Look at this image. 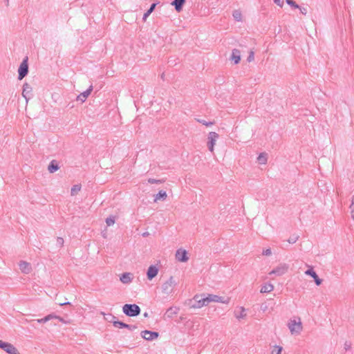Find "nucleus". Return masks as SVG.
<instances>
[{"label": "nucleus", "instance_id": "f257e3e1", "mask_svg": "<svg viewBox=\"0 0 354 354\" xmlns=\"http://www.w3.org/2000/svg\"><path fill=\"white\" fill-rule=\"evenodd\" d=\"M209 304L207 295L205 294L196 295L190 301V307L192 308H201Z\"/></svg>", "mask_w": 354, "mask_h": 354}, {"label": "nucleus", "instance_id": "f03ea898", "mask_svg": "<svg viewBox=\"0 0 354 354\" xmlns=\"http://www.w3.org/2000/svg\"><path fill=\"white\" fill-rule=\"evenodd\" d=\"M122 311L128 317H136L140 314L141 309L137 304H127L123 306Z\"/></svg>", "mask_w": 354, "mask_h": 354}, {"label": "nucleus", "instance_id": "7ed1b4c3", "mask_svg": "<svg viewBox=\"0 0 354 354\" xmlns=\"http://www.w3.org/2000/svg\"><path fill=\"white\" fill-rule=\"evenodd\" d=\"M289 268V266L287 263H280L278 266L274 268L269 272L270 275L274 274L276 276H282L286 274Z\"/></svg>", "mask_w": 354, "mask_h": 354}, {"label": "nucleus", "instance_id": "20e7f679", "mask_svg": "<svg viewBox=\"0 0 354 354\" xmlns=\"http://www.w3.org/2000/svg\"><path fill=\"white\" fill-rule=\"evenodd\" d=\"M28 73V57L24 59L21 63L19 69H18V80H21L24 78Z\"/></svg>", "mask_w": 354, "mask_h": 354}, {"label": "nucleus", "instance_id": "39448f33", "mask_svg": "<svg viewBox=\"0 0 354 354\" xmlns=\"http://www.w3.org/2000/svg\"><path fill=\"white\" fill-rule=\"evenodd\" d=\"M0 348L8 354H20L18 350L12 344L0 340Z\"/></svg>", "mask_w": 354, "mask_h": 354}, {"label": "nucleus", "instance_id": "423d86ee", "mask_svg": "<svg viewBox=\"0 0 354 354\" xmlns=\"http://www.w3.org/2000/svg\"><path fill=\"white\" fill-rule=\"evenodd\" d=\"M288 327L292 334L299 333L302 330V325L300 322V319H299V322H296L295 319L290 320L288 324Z\"/></svg>", "mask_w": 354, "mask_h": 354}, {"label": "nucleus", "instance_id": "0eeeda50", "mask_svg": "<svg viewBox=\"0 0 354 354\" xmlns=\"http://www.w3.org/2000/svg\"><path fill=\"white\" fill-rule=\"evenodd\" d=\"M208 302H217L222 304H228L230 302V299L229 297H225L218 296L216 295L207 294V295Z\"/></svg>", "mask_w": 354, "mask_h": 354}, {"label": "nucleus", "instance_id": "6e6552de", "mask_svg": "<svg viewBox=\"0 0 354 354\" xmlns=\"http://www.w3.org/2000/svg\"><path fill=\"white\" fill-rule=\"evenodd\" d=\"M176 284L173 277H170L169 279L165 281L162 286V291L166 295H169L172 292L173 287Z\"/></svg>", "mask_w": 354, "mask_h": 354}, {"label": "nucleus", "instance_id": "1a4fd4ad", "mask_svg": "<svg viewBox=\"0 0 354 354\" xmlns=\"http://www.w3.org/2000/svg\"><path fill=\"white\" fill-rule=\"evenodd\" d=\"M141 337L147 341H152L158 337L159 333L156 331H151L148 330H142L140 333Z\"/></svg>", "mask_w": 354, "mask_h": 354}, {"label": "nucleus", "instance_id": "9d476101", "mask_svg": "<svg viewBox=\"0 0 354 354\" xmlns=\"http://www.w3.org/2000/svg\"><path fill=\"white\" fill-rule=\"evenodd\" d=\"M218 138V134L216 132H210L208 134L207 147L210 152H213L214 146L216 143V140Z\"/></svg>", "mask_w": 354, "mask_h": 354}, {"label": "nucleus", "instance_id": "9b49d317", "mask_svg": "<svg viewBox=\"0 0 354 354\" xmlns=\"http://www.w3.org/2000/svg\"><path fill=\"white\" fill-rule=\"evenodd\" d=\"M187 254L185 250L178 249L176 252V258L180 262H187L189 259Z\"/></svg>", "mask_w": 354, "mask_h": 354}, {"label": "nucleus", "instance_id": "f8f14e48", "mask_svg": "<svg viewBox=\"0 0 354 354\" xmlns=\"http://www.w3.org/2000/svg\"><path fill=\"white\" fill-rule=\"evenodd\" d=\"M305 274L306 275L310 276L313 279L317 286H319L322 284V279H321L316 272L313 270V268H310L305 271Z\"/></svg>", "mask_w": 354, "mask_h": 354}, {"label": "nucleus", "instance_id": "ddd939ff", "mask_svg": "<svg viewBox=\"0 0 354 354\" xmlns=\"http://www.w3.org/2000/svg\"><path fill=\"white\" fill-rule=\"evenodd\" d=\"M158 273V268L154 266H150L147 271V277L149 280H152Z\"/></svg>", "mask_w": 354, "mask_h": 354}, {"label": "nucleus", "instance_id": "4468645a", "mask_svg": "<svg viewBox=\"0 0 354 354\" xmlns=\"http://www.w3.org/2000/svg\"><path fill=\"white\" fill-rule=\"evenodd\" d=\"M32 87L28 84L25 83L23 86L22 96L25 98L26 102L31 97Z\"/></svg>", "mask_w": 354, "mask_h": 354}, {"label": "nucleus", "instance_id": "2eb2a0df", "mask_svg": "<svg viewBox=\"0 0 354 354\" xmlns=\"http://www.w3.org/2000/svg\"><path fill=\"white\" fill-rule=\"evenodd\" d=\"M53 319H58L61 322H65L62 317H61L59 316L55 315L53 314L48 315L47 316L44 317V318L39 319L37 321L38 323H46Z\"/></svg>", "mask_w": 354, "mask_h": 354}, {"label": "nucleus", "instance_id": "dca6fc26", "mask_svg": "<svg viewBox=\"0 0 354 354\" xmlns=\"http://www.w3.org/2000/svg\"><path fill=\"white\" fill-rule=\"evenodd\" d=\"M92 91H93V86L91 85L86 91L81 93L80 95H77V99H76L77 101H80L82 102H85L86 98L90 95Z\"/></svg>", "mask_w": 354, "mask_h": 354}, {"label": "nucleus", "instance_id": "f3484780", "mask_svg": "<svg viewBox=\"0 0 354 354\" xmlns=\"http://www.w3.org/2000/svg\"><path fill=\"white\" fill-rule=\"evenodd\" d=\"M60 168V162L57 160H53L50 161L48 166V170L49 173L53 174L57 171Z\"/></svg>", "mask_w": 354, "mask_h": 354}, {"label": "nucleus", "instance_id": "a211bd4d", "mask_svg": "<svg viewBox=\"0 0 354 354\" xmlns=\"http://www.w3.org/2000/svg\"><path fill=\"white\" fill-rule=\"evenodd\" d=\"M179 310V308L176 306H171L169 308L165 314V317L171 319L174 315L178 313Z\"/></svg>", "mask_w": 354, "mask_h": 354}, {"label": "nucleus", "instance_id": "6ab92c4d", "mask_svg": "<svg viewBox=\"0 0 354 354\" xmlns=\"http://www.w3.org/2000/svg\"><path fill=\"white\" fill-rule=\"evenodd\" d=\"M230 59L233 61L235 64H239L241 60L240 50L238 49H233L230 57Z\"/></svg>", "mask_w": 354, "mask_h": 354}, {"label": "nucleus", "instance_id": "aec40b11", "mask_svg": "<svg viewBox=\"0 0 354 354\" xmlns=\"http://www.w3.org/2000/svg\"><path fill=\"white\" fill-rule=\"evenodd\" d=\"M19 266L23 273L28 274L31 271V266L30 263L26 261H21Z\"/></svg>", "mask_w": 354, "mask_h": 354}, {"label": "nucleus", "instance_id": "412c9836", "mask_svg": "<svg viewBox=\"0 0 354 354\" xmlns=\"http://www.w3.org/2000/svg\"><path fill=\"white\" fill-rule=\"evenodd\" d=\"M273 289H274V286L270 283H265L264 285H263L261 286L260 292L261 293H268V292H270L271 291H272Z\"/></svg>", "mask_w": 354, "mask_h": 354}, {"label": "nucleus", "instance_id": "4be33fe9", "mask_svg": "<svg viewBox=\"0 0 354 354\" xmlns=\"http://www.w3.org/2000/svg\"><path fill=\"white\" fill-rule=\"evenodd\" d=\"M185 1V0H174L171 5L174 6L176 11L180 12L183 8Z\"/></svg>", "mask_w": 354, "mask_h": 354}, {"label": "nucleus", "instance_id": "5701e85b", "mask_svg": "<svg viewBox=\"0 0 354 354\" xmlns=\"http://www.w3.org/2000/svg\"><path fill=\"white\" fill-rule=\"evenodd\" d=\"M120 281L123 283H129L131 281V274L129 272L123 273L120 277Z\"/></svg>", "mask_w": 354, "mask_h": 354}, {"label": "nucleus", "instance_id": "b1692460", "mask_svg": "<svg viewBox=\"0 0 354 354\" xmlns=\"http://www.w3.org/2000/svg\"><path fill=\"white\" fill-rule=\"evenodd\" d=\"M167 193L165 191L160 190L158 192V193L156 195L154 201H156L158 200H165L167 198Z\"/></svg>", "mask_w": 354, "mask_h": 354}, {"label": "nucleus", "instance_id": "393cba45", "mask_svg": "<svg viewBox=\"0 0 354 354\" xmlns=\"http://www.w3.org/2000/svg\"><path fill=\"white\" fill-rule=\"evenodd\" d=\"M246 313H245V309L243 307L240 308V313H238L237 312H235V317L238 319H243L245 317Z\"/></svg>", "mask_w": 354, "mask_h": 354}, {"label": "nucleus", "instance_id": "a878e982", "mask_svg": "<svg viewBox=\"0 0 354 354\" xmlns=\"http://www.w3.org/2000/svg\"><path fill=\"white\" fill-rule=\"evenodd\" d=\"M156 3H152L149 8V9L144 14L143 19L146 20V19L150 15V14L156 8Z\"/></svg>", "mask_w": 354, "mask_h": 354}, {"label": "nucleus", "instance_id": "bb28decb", "mask_svg": "<svg viewBox=\"0 0 354 354\" xmlns=\"http://www.w3.org/2000/svg\"><path fill=\"white\" fill-rule=\"evenodd\" d=\"M113 325L115 328H124V326H126V323L121 321L115 320L113 322Z\"/></svg>", "mask_w": 354, "mask_h": 354}, {"label": "nucleus", "instance_id": "cd10ccee", "mask_svg": "<svg viewBox=\"0 0 354 354\" xmlns=\"http://www.w3.org/2000/svg\"><path fill=\"white\" fill-rule=\"evenodd\" d=\"M232 15H233V17L234 18V19L236 20L237 21H241L242 15L239 10H234L233 12Z\"/></svg>", "mask_w": 354, "mask_h": 354}, {"label": "nucleus", "instance_id": "c85d7f7f", "mask_svg": "<svg viewBox=\"0 0 354 354\" xmlns=\"http://www.w3.org/2000/svg\"><path fill=\"white\" fill-rule=\"evenodd\" d=\"M81 189V185H75L71 188V195L74 196L78 192H80Z\"/></svg>", "mask_w": 354, "mask_h": 354}, {"label": "nucleus", "instance_id": "c756f323", "mask_svg": "<svg viewBox=\"0 0 354 354\" xmlns=\"http://www.w3.org/2000/svg\"><path fill=\"white\" fill-rule=\"evenodd\" d=\"M115 222V217L114 216H110L106 218V223L108 226L113 225Z\"/></svg>", "mask_w": 354, "mask_h": 354}, {"label": "nucleus", "instance_id": "7c9ffc66", "mask_svg": "<svg viewBox=\"0 0 354 354\" xmlns=\"http://www.w3.org/2000/svg\"><path fill=\"white\" fill-rule=\"evenodd\" d=\"M283 347L281 346H274V348L272 351L271 354H281Z\"/></svg>", "mask_w": 354, "mask_h": 354}, {"label": "nucleus", "instance_id": "2f4dec72", "mask_svg": "<svg viewBox=\"0 0 354 354\" xmlns=\"http://www.w3.org/2000/svg\"><path fill=\"white\" fill-rule=\"evenodd\" d=\"M104 315H105V314H104ZM104 319L106 321H108L109 322H111L113 324V322L116 320V317H115L113 315L109 313V314L106 315V317H104Z\"/></svg>", "mask_w": 354, "mask_h": 354}, {"label": "nucleus", "instance_id": "473e14b6", "mask_svg": "<svg viewBox=\"0 0 354 354\" xmlns=\"http://www.w3.org/2000/svg\"><path fill=\"white\" fill-rule=\"evenodd\" d=\"M257 162L261 165L266 164L268 156H257Z\"/></svg>", "mask_w": 354, "mask_h": 354}, {"label": "nucleus", "instance_id": "72a5a7b5", "mask_svg": "<svg viewBox=\"0 0 354 354\" xmlns=\"http://www.w3.org/2000/svg\"><path fill=\"white\" fill-rule=\"evenodd\" d=\"M299 239V236L298 235H293L292 236H290L288 239V242L289 243H291V244H293L297 242V241Z\"/></svg>", "mask_w": 354, "mask_h": 354}, {"label": "nucleus", "instance_id": "f704fd0d", "mask_svg": "<svg viewBox=\"0 0 354 354\" xmlns=\"http://www.w3.org/2000/svg\"><path fill=\"white\" fill-rule=\"evenodd\" d=\"M286 3L290 6L291 7L294 8H299V6L298 4H297L295 1H293L292 0H286Z\"/></svg>", "mask_w": 354, "mask_h": 354}, {"label": "nucleus", "instance_id": "c9c22d12", "mask_svg": "<svg viewBox=\"0 0 354 354\" xmlns=\"http://www.w3.org/2000/svg\"><path fill=\"white\" fill-rule=\"evenodd\" d=\"M148 183H150V184H154V183L158 184V183H161L162 180H157V179H155V178H149L148 179Z\"/></svg>", "mask_w": 354, "mask_h": 354}, {"label": "nucleus", "instance_id": "e433bc0d", "mask_svg": "<svg viewBox=\"0 0 354 354\" xmlns=\"http://www.w3.org/2000/svg\"><path fill=\"white\" fill-rule=\"evenodd\" d=\"M254 52L253 51H251L248 57V62H251L254 60Z\"/></svg>", "mask_w": 354, "mask_h": 354}, {"label": "nucleus", "instance_id": "4c0bfd02", "mask_svg": "<svg viewBox=\"0 0 354 354\" xmlns=\"http://www.w3.org/2000/svg\"><path fill=\"white\" fill-rule=\"evenodd\" d=\"M124 328H127L129 330H133L136 328H137V326L136 325H131V324H126V326H124Z\"/></svg>", "mask_w": 354, "mask_h": 354}, {"label": "nucleus", "instance_id": "58836bf2", "mask_svg": "<svg viewBox=\"0 0 354 354\" xmlns=\"http://www.w3.org/2000/svg\"><path fill=\"white\" fill-rule=\"evenodd\" d=\"M64 239L62 237H57V244L59 245V247H62L64 244Z\"/></svg>", "mask_w": 354, "mask_h": 354}, {"label": "nucleus", "instance_id": "ea45409f", "mask_svg": "<svg viewBox=\"0 0 354 354\" xmlns=\"http://www.w3.org/2000/svg\"><path fill=\"white\" fill-rule=\"evenodd\" d=\"M198 122L200 123H202L203 124L208 127V126H210V125H212L213 124V122H206L205 120H198Z\"/></svg>", "mask_w": 354, "mask_h": 354}, {"label": "nucleus", "instance_id": "a19ab883", "mask_svg": "<svg viewBox=\"0 0 354 354\" xmlns=\"http://www.w3.org/2000/svg\"><path fill=\"white\" fill-rule=\"evenodd\" d=\"M263 255L265 256H270L272 254L271 250L270 248H268L266 250H264L262 252Z\"/></svg>", "mask_w": 354, "mask_h": 354}, {"label": "nucleus", "instance_id": "79ce46f5", "mask_svg": "<svg viewBox=\"0 0 354 354\" xmlns=\"http://www.w3.org/2000/svg\"><path fill=\"white\" fill-rule=\"evenodd\" d=\"M351 344L350 342H346L344 343V349H345L346 351L349 350V349L351 348Z\"/></svg>", "mask_w": 354, "mask_h": 354}, {"label": "nucleus", "instance_id": "37998d69", "mask_svg": "<svg viewBox=\"0 0 354 354\" xmlns=\"http://www.w3.org/2000/svg\"><path fill=\"white\" fill-rule=\"evenodd\" d=\"M299 9L301 13L304 15H306L307 14V12H308V10H307L306 8H301V7H299Z\"/></svg>", "mask_w": 354, "mask_h": 354}, {"label": "nucleus", "instance_id": "c03bdc74", "mask_svg": "<svg viewBox=\"0 0 354 354\" xmlns=\"http://www.w3.org/2000/svg\"><path fill=\"white\" fill-rule=\"evenodd\" d=\"M274 2L280 7H282L283 5V1L282 0H274Z\"/></svg>", "mask_w": 354, "mask_h": 354}, {"label": "nucleus", "instance_id": "a18cd8bd", "mask_svg": "<svg viewBox=\"0 0 354 354\" xmlns=\"http://www.w3.org/2000/svg\"><path fill=\"white\" fill-rule=\"evenodd\" d=\"M66 304H71L70 302H65L64 304H60V305H66Z\"/></svg>", "mask_w": 354, "mask_h": 354}, {"label": "nucleus", "instance_id": "49530a36", "mask_svg": "<svg viewBox=\"0 0 354 354\" xmlns=\"http://www.w3.org/2000/svg\"><path fill=\"white\" fill-rule=\"evenodd\" d=\"M147 235H148V232H145V233H143V234H142V236H147Z\"/></svg>", "mask_w": 354, "mask_h": 354}, {"label": "nucleus", "instance_id": "de8ad7c7", "mask_svg": "<svg viewBox=\"0 0 354 354\" xmlns=\"http://www.w3.org/2000/svg\"><path fill=\"white\" fill-rule=\"evenodd\" d=\"M144 317H148V313H144Z\"/></svg>", "mask_w": 354, "mask_h": 354}, {"label": "nucleus", "instance_id": "09e8293b", "mask_svg": "<svg viewBox=\"0 0 354 354\" xmlns=\"http://www.w3.org/2000/svg\"><path fill=\"white\" fill-rule=\"evenodd\" d=\"M259 155L262 156V155H265V154L263 153H260Z\"/></svg>", "mask_w": 354, "mask_h": 354}]
</instances>
